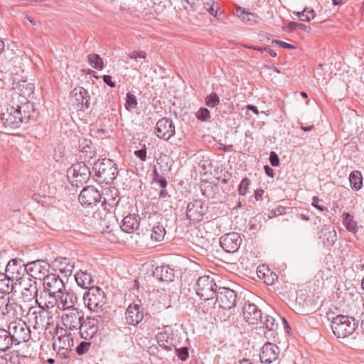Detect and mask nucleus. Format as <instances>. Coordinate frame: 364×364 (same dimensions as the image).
Listing matches in <instances>:
<instances>
[{
  "label": "nucleus",
  "mask_w": 364,
  "mask_h": 364,
  "mask_svg": "<svg viewBox=\"0 0 364 364\" xmlns=\"http://www.w3.org/2000/svg\"><path fill=\"white\" fill-rule=\"evenodd\" d=\"M60 271L61 272H64L65 274H68L69 275L72 273L73 269V265L70 264L67 262V259L65 258L63 259V261L60 262Z\"/></svg>",
  "instance_id": "51"
},
{
  "label": "nucleus",
  "mask_w": 364,
  "mask_h": 364,
  "mask_svg": "<svg viewBox=\"0 0 364 364\" xmlns=\"http://www.w3.org/2000/svg\"><path fill=\"white\" fill-rule=\"evenodd\" d=\"M314 126L313 125H311V126H303L301 125V129L304 131V132H309L311 131L312 129H313Z\"/></svg>",
  "instance_id": "63"
},
{
  "label": "nucleus",
  "mask_w": 364,
  "mask_h": 364,
  "mask_svg": "<svg viewBox=\"0 0 364 364\" xmlns=\"http://www.w3.org/2000/svg\"><path fill=\"white\" fill-rule=\"evenodd\" d=\"M73 346V338L70 335H67L66 333L63 336H58L57 338H54V348L58 349L59 352L62 351L61 353L64 355L71 350Z\"/></svg>",
  "instance_id": "25"
},
{
  "label": "nucleus",
  "mask_w": 364,
  "mask_h": 364,
  "mask_svg": "<svg viewBox=\"0 0 364 364\" xmlns=\"http://www.w3.org/2000/svg\"><path fill=\"white\" fill-rule=\"evenodd\" d=\"M119 203V200H116V198L111 196L110 198H105L104 201L102 205L104 207L103 213L98 212L95 215V218L100 217L101 220L99 223V225L102 228H109L111 222L114 220V217L109 212H107L106 210H108L109 208H113L114 205H117Z\"/></svg>",
  "instance_id": "13"
},
{
  "label": "nucleus",
  "mask_w": 364,
  "mask_h": 364,
  "mask_svg": "<svg viewBox=\"0 0 364 364\" xmlns=\"http://www.w3.org/2000/svg\"><path fill=\"white\" fill-rule=\"evenodd\" d=\"M237 16L245 23L247 25L257 24L259 21V18L254 13L248 12L245 9L238 6L235 9Z\"/></svg>",
  "instance_id": "30"
},
{
  "label": "nucleus",
  "mask_w": 364,
  "mask_h": 364,
  "mask_svg": "<svg viewBox=\"0 0 364 364\" xmlns=\"http://www.w3.org/2000/svg\"><path fill=\"white\" fill-rule=\"evenodd\" d=\"M264 193V191L262 189H257L255 192V197L257 200H261L262 195Z\"/></svg>",
  "instance_id": "60"
},
{
  "label": "nucleus",
  "mask_w": 364,
  "mask_h": 364,
  "mask_svg": "<svg viewBox=\"0 0 364 364\" xmlns=\"http://www.w3.org/2000/svg\"><path fill=\"white\" fill-rule=\"evenodd\" d=\"M264 171H265L266 174L268 176H270L272 178L274 177V170L272 168H270L269 166H264Z\"/></svg>",
  "instance_id": "59"
},
{
  "label": "nucleus",
  "mask_w": 364,
  "mask_h": 364,
  "mask_svg": "<svg viewBox=\"0 0 364 364\" xmlns=\"http://www.w3.org/2000/svg\"><path fill=\"white\" fill-rule=\"evenodd\" d=\"M343 223L348 231L353 233L358 231L357 222L354 220L353 217L350 213H346L344 214Z\"/></svg>",
  "instance_id": "39"
},
{
  "label": "nucleus",
  "mask_w": 364,
  "mask_h": 364,
  "mask_svg": "<svg viewBox=\"0 0 364 364\" xmlns=\"http://www.w3.org/2000/svg\"><path fill=\"white\" fill-rule=\"evenodd\" d=\"M215 297L216 298L215 303L218 304V306L223 309L230 310L236 305L237 294L229 288H218Z\"/></svg>",
  "instance_id": "8"
},
{
  "label": "nucleus",
  "mask_w": 364,
  "mask_h": 364,
  "mask_svg": "<svg viewBox=\"0 0 364 364\" xmlns=\"http://www.w3.org/2000/svg\"><path fill=\"white\" fill-rule=\"evenodd\" d=\"M158 345L166 351H172L173 348L176 347L173 338H171L167 331L158 333L156 336Z\"/></svg>",
  "instance_id": "28"
},
{
  "label": "nucleus",
  "mask_w": 364,
  "mask_h": 364,
  "mask_svg": "<svg viewBox=\"0 0 364 364\" xmlns=\"http://www.w3.org/2000/svg\"><path fill=\"white\" fill-rule=\"evenodd\" d=\"M59 296L43 290L36 299L38 306L44 311L53 309L58 304Z\"/></svg>",
  "instance_id": "23"
},
{
  "label": "nucleus",
  "mask_w": 364,
  "mask_h": 364,
  "mask_svg": "<svg viewBox=\"0 0 364 364\" xmlns=\"http://www.w3.org/2000/svg\"><path fill=\"white\" fill-rule=\"evenodd\" d=\"M129 59L133 60L132 66L135 69H139L144 64L147 63L146 53L142 50H133L128 53Z\"/></svg>",
  "instance_id": "32"
},
{
  "label": "nucleus",
  "mask_w": 364,
  "mask_h": 364,
  "mask_svg": "<svg viewBox=\"0 0 364 364\" xmlns=\"http://www.w3.org/2000/svg\"><path fill=\"white\" fill-rule=\"evenodd\" d=\"M240 364H253L250 359L243 358L240 360Z\"/></svg>",
  "instance_id": "64"
},
{
  "label": "nucleus",
  "mask_w": 364,
  "mask_h": 364,
  "mask_svg": "<svg viewBox=\"0 0 364 364\" xmlns=\"http://www.w3.org/2000/svg\"><path fill=\"white\" fill-rule=\"evenodd\" d=\"M103 81L105 82V84H107L108 86L111 87H115V83L112 81V76L110 75H105L103 76Z\"/></svg>",
  "instance_id": "56"
},
{
  "label": "nucleus",
  "mask_w": 364,
  "mask_h": 364,
  "mask_svg": "<svg viewBox=\"0 0 364 364\" xmlns=\"http://www.w3.org/2000/svg\"><path fill=\"white\" fill-rule=\"evenodd\" d=\"M294 14L303 21H310L316 16L314 10L309 7H306L302 11H296Z\"/></svg>",
  "instance_id": "40"
},
{
  "label": "nucleus",
  "mask_w": 364,
  "mask_h": 364,
  "mask_svg": "<svg viewBox=\"0 0 364 364\" xmlns=\"http://www.w3.org/2000/svg\"><path fill=\"white\" fill-rule=\"evenodd\" d=\"M242 243V238L237 232H232L222 236L220 239L221 247L227 252H235Z\"/></svg>",
  "instance_id": "17"
},
{
  "label": "nucleus",
  "mask_w": 364,
  "mask_h": 364,
  "mask_svg": "<svg viewBox=\"0 0 364 364\" xmlns=\"http://www.w3.org/2000/svg\"><path fill=\"white\" fill-rule=\"evenodd\" d=\"M195 290L201 299L208 301L215 298L218 289L213 278L204 275L198 279Z\"/></svg>",
  "instance_id": "3"
},
{
  "label": "nucleus",
  "mask_w": 364,
  "mask_h": 364,
  "mask_svg": "<svg viewBox=\"0 0 364 364\" xmlns=\"http://www.w3.org/2000/svg\"><path fill=\"white\" fill-rule=\"evenodd\" d=\"M165 234L166 231L164 225L158 223L152 227L151 238L156 242H160L164 238Z\"/></svg>",
  "instance_id": "38"
},
{
  "label": "nucleus",
  "mask_w": 364,
  "mask_h": 364,
  "mask_svg": "<svg viewBox=\"0 0 364 364\" xmlns=\"http://www.w3.org/2000/svg\"><path fill=\"white\" fill-rule=\"evenodd\" d=\"M90 171L85 162L73 164L68 171V178L71 184L75 186H81L86 183L90 177Z\"/></svg>",
  "instance_id": "5"
},
{
  "label": "nucleus",
  "mask_w": 364,
  "mask_h": 364,
  "mask_svg": "<svg viewBox=\"0 0 364 364\" xmlns=\"http://www.w3.org/2000/svg\"><path fill=\"white\" fill-rule=\"evenodd\" d=\"M205 105L210 107L213 108L220 104V98L215 92H211L205 98Z\"/></svg>",
  "instance_id": "43"
},
{
  "label": "nucleus",
  "mask_w": 364,
  "mask_h": 364,
  "mask_svg": "<svg viewBox=\"0 0 364 364\" xmlns=\"http://www.w3.org/2000/svg\"><path fill=\"white\" fill-rule=\"evenodd\" d=\"M196 117L200 121H208L210 118V112L207 108L200 107L196 112Z\"/></svg>",
  "instance_id": "47"
},
{
  "label": "nucleus",
  "mask_w": 364,
  "mask_h": 364,
  "mask_svg": "<svg viewBox=\"0 0 364 364\" xmlns=\"http://www.w3.org/2000/svg\"><path fill=\"white\" fill-rule=\"evenodd\" d=\"M75 281L79 287L85 289H90L94 287V279L87 271H79L75 275Z\"/></svg>",
  "instance_id": "29"
},
{
  "label": "nucleus",
  "mask_w": 364,
  "mask_h": 364,
  "mask_svg": "<svg viewBox=\"0 0 364 364\" xmlns=\"http://www.w3.org/2000/svg\"><path fill=\"white\" fill-rule=\"evenodd\" d=\"M89 64L94 68L101 70L103 68V60L98 54L92 53L87 56Z\"/></svg>",
  "instance_id": "42"
},
{
  "label": "nucleus",
  "mask_w": 364,
  "mask_h": 364,
  "mask_svg": "<svg viewBox=\"0 0 364 364\" xmlns=\"http://www.w3.org/2000/svg\"><path fill=\"white\" fill-rule=\"evenodd\" d=\"M100 317V315H98L97 318L87 317L85 319L82 321L80 326L78 328L82 338L89 340L96 334L98 330V318Z\"/></svg>",
  "instance_id": "16"
},
{
  "label": "nucleus",
  "mask_w": 364,
  "mask_h": 364,
  "mask_svg": "<svg viewBox=\"0 0 364 364\" xmlns=\"http://www.w3.org/2000/svg\"><path fill=\"white\" fill-rule=\"evenodd\" d=\"M358 325V322L354 317L339 315L333 319L331 328L336 336L345 338L352 334Z\"/></svg>",
  "instance_id": "2"
},
{
  "label": "nucleus",
  "mask_w": 364,
  "mask_h": 364,
  "mask_svg": "<svg viewBox=\"0 0 364 364\" xmlns=\"http://www.w3.org/2000/svg\"><path fill=\"white\" fill-rule=\"evenodd\" d=\"M349 182L353 190H360L363 186V177L361 173L358 171L351 172L349 176Z\"/></svg>",
  "instance_id": "37"
},
{
  "label": "nucleus",
  "mask_w": 364,
  "mask_h": 364,
  "mask_svg": "<svg viewBox=\"0 0 364 364\" xmlns=\"http://www.w3.org/2000/svg\"><path fill=\"white\" fill-rule=\"evenodd\" d=\"M50 269V264L43 260H36L27 263V275L32 277L34 279L45 280Z\"/></svg>",
  "instance_id": "10"
},
{
  "label": "nucleus",
  "mask_w": 364,
  "mask_h": 364,
  "mask_svg": "<svg viewBox=\"0 0 364 364\" xmlns=\"http://www.w3.org/2000/svg\"><path fill=\"white\" fill-rule=\"evenodd\" d=\"M86 146H87V148L89 150H85V151L82 150V153H84V152L87 153V152H89V153H90V154H89V156H88V157H89V159H92V158L95 155V151H92V150H91V149H92V148H91V147H90V146H88L87 144H86Z\"/></svg>",
  "instance_id": "61"
},
{
  "label": "nucleus",
  "mask_w": 364,
  "mask_h": 364,
  "mask_svg": "<svg viewBox=\"0 0 364 364\" xmlns=\"http://www.w3.org/2000/svg\"><path fill=\"white\" fill-rule=\"evenodd\" d=\"M18 305L14 299H0V314L2 315L11 314L14 316Z\"/></svg>",
  "instance_id": "33"
},
{
  "label": "nucleus",
  "mask_w": 364,
  "mask_h": 364,
  "mask_svg": "<svg viewBox=\"0 0 364 364\" xmlns=\"http://www.w3.org/2000/svg\"><path fill=\"white\" fill-rule=\"evenodd\" d=\"M154 275L156 278L162 282H170L173 281L174 279L173 270L168 266L156 267L154 271Z\"/></svg>",
  "instance_id": "31"
},
{
  "label": "nucleus",
  "mask_w": 364,
  "mask_h": 364,
  "mask_svg": "<svg viewBox=\"0 0 364 364\" xmlns=\"http://www.w3.org/2000/svg\"><path fill=\"white\" fill-rule=\"evenodd\" d=\"M6 272L11 279L21 280L27 274V264H23L21 259H12L6 265Z\"/></svg>",
  "instance_id": "14"
},
{
  "label": "nucleus",
  "mask_w": 364,
  "mask_h": 364,
  "mask_svg": "<svg viewBox=\"0 0 364 364\" xmlns=\"http://www.w3.org/2000/svg\"><path fill=\"white\" fill-rule=\"evenodd\" d=\"M22 293L26 297H35L36 299L39 295L36 282L29 279L28 287L23 288Z\"/></svg>",
  "instance_id": "41"
},
{
  "label": "nucleus",
  "mask_w": 364,
  "mask_h": 364,
  "mask_svg": "<svg viewBox=\"0 0 364 364\" xmlns=\"http://www.w3.org/2000/svg\"><path fill=\"white\" fill-rule=\"evenodd\" d=\"M156 134L160 139L168 141L175 134V126L172 120L168 118L160 119L156 125Z\"/></svg>",
  "instance_id": "18"
},
{
  "label": "nucleus",
  "mask_w": 364,
  "mask_h": 364,
  "mask_svg": "<svg viewBox=\"0 0 364 364\" xmlns=\"http://www.w3.org/2000/svg\"><path fill=\"white\" fill-rule=\"evenodd\" d=\"M102 196L93 186L85 187L79 195V202L85 206H92L100 201Z\"/></svg>",
  "instance_id": "15"
},
{
  "label": "nucleus",
  "mask_w": 364,
  "mask_h": 364,
  "mask_svg": "<svg viewBox=\"0 0 364 364\" xmlns=\"http://www.w3.org/2000/svg\"><path fill=\"white\" fill-rule=\"evenodd\" d=\"M90 346V342H81L76 348V353L78 355H83L89 350Z\"/></svg>",
  "instance_id": "52"
},
{
  "label": "nucleus",
  "mask_w": 364,
  "mask_h": 364,
  "mask_svg": "<svg viewBox=\"0 0 364 364\" xmlns=\"http://www.w3.org/2000/svg\"><path fill=\"white\" fill-rule=\"evenodd\" d=\"M318 202H319V198L317 196H314L312 198L311 205L314 207H315L316 208H317L318 210L323 211L324 209V207L318 205Z\"/></svg>",
  "instance_id": "57"
},
{
  "label": "nucleus",
  "mask_w": 364,
  "mask_h": 364,
  "mask_svg": "<svg viewBox=\"0 0 364 364\" xmlns=\"http://www.w3.org/2000/svg\"><path fill=\"white\" fill-rule=\"evenodd\" d=\"M139 227V222L135 215H128L122 220V230L127 233L132 232Z\"/></svg>",
  "instance_id": "34"
},
{
  "label": "nucleus",
  "mask_w": 364,
  "mask_h": 364,
  "mask_svg": "<svg viewBox=\"0 0 364 364\" xmlns=\"http://www.w3.org/2000/svg\"><path fill=\"white\" fill-rule=\"evenodd\" d=\"M246 109L247 110H251L254 113H255L256 114H259V111L257 108V107H255V105H248L246 106Z\"/></svg>",
  "instance_id": "62"
},
{
  "label": "nucleus",
  "mask_w": 364,
  "mask_h": 364,
  "mask_svg": "<svg viewBox=\"0 0 364 364\" xmlns=\"http://www.w3.org/2000/svg\"><path fill=\"white\" fill-rule=\"evenodd\" d=\"M203 9L208 11V13L212 16H216L218 9V5L217 4H215L214 1H210L203 3Z\"/></svg>",
  "instance_id": "46"
},
{
  "label": "nucleus",
  "mask_w": 364,
  "mask_h": 364,
  "mask_svg": "<svg viewBox=\"0 0 364 364\" xmlns=\"http://www.w3.org/2000/svg\"><path fill=\"white\" fill-rule=\"evenodd\" d=\"M261 322L263 323V326L269 331H273L277 326L275 318L269 315L265 316L264 321L262 320Z\"/></svg>",
  "instance_id": "45"
},
{
  "label": "nucleus",
  "mask_w": 364,
  "mask_h": 364,
  "mask_svg": "<svg viewBox=\"0 0 364 364\" xmlns=\"http://www.w3.org/2000/svg\"><path fill=\"white\" fill-rule=\"evenodd\" d=\"M144 318V313L140 304L133 303L130 304L125 312V319L129 325L138 324Z\"/></svg>",
  "instance_id": "22"
},
{
  "label": "nucleus",
  "mask_w": 364,
  "mask_h": 364,
  "mask_svg": "<svg viewBox=\"0 0 364 364\" xmlns=\"http://www.w3.org/2000/svg\"><path fill=\"white\" fill-rule=\"evenodd\" d=\"M8 331L16 345L27 342L31 338V331L30 326L21 320L11 322Z\"/></svg>",
  "instance_id": "6"
},
{
  "label": "nucleus",
  "mask_w": 364,
  "mask_h": 364,
  "mask_svg": "<svg viewBox=\"0 0 364 364\" xmlns=\"http://www.w3.org/2000/svg\"><path fill=\"white\" fill-rule=\"evenodd\" d=\"M137 105V100L134 95L128 92L126 97L125 108L127 110L131 112L136 108Z\"/></svg>",
  "instance_id": "44"
},
{
  "label": "nucleus",
  "mask_w": 364,
  "mask_h": 364,
  "mask_svg": "<svg viewBox=\"0 0 364 364\" xmlns=\"http://www.w3.org/2000/svg\"><path fill=\"white\" fill-rule=\"evenodd\" d=\"M272 43L273 44L275 43L277 45H279V46H281L282 48H288V49H294V48H295V47L294 46H292L291 44L287 43L284 42V41H273Z\"/></svg>",
  "instance_id": "55"
},
{
  "label": "nucleus",
  "mask_w": 364,
  "mask_h": 364,
  "mask_svg": "<svg viewBox=\"0 0 364 364\" xmlns=\"http://www.w3.org/2000/svg\"><path fill=\"white\" fill-rule=\"evenodd\" d=\"M90 97L87 90L82 87H75L70 93V100L73 105L80 107V109L90 107Z\"/></svg>",
  "instance_id": "19"
},
{
  "label": "nucleus",
  "mask_w": 364,
  "mask_h": 364,
  "mask_svg": "<svg viewBox=\"0 0 364 364\" xmlns=\"http://www.w3.org/2000/svg\"><path fill=\"white\" fill-rule=\"evenodd\" d=\"M250 180L247 178H244L240 183L238 192L241 196H245L248 192L250 186Z\"/></svg>",
  "instance_id": "49"
},
{
  "label": "nucleus",
  "mask_w": 364,
  "mask_h": 364,
  "mask_svg": "<svg viewBox=\"0 0 364 364\" xmlns=\"http://www.w3.org/2000/svg\"><path fill=\"white\" fill-rule=\"evenodd\" d=\"M207 205L199 200L190 202L186 208L187 218L194 223L201 221L206 213Z\"/></svg>",
  "instance_id": "12"
},
{
  "label": "nucleus",
  "mask_w": 364,
  "mask_h": 364,
  "mask_svg": "<svg viewBox=\"0 0 364 364\" xmlns=\"http://www.w3.org/2000/svg\"><path fill=\"white\" fill-rule=\"evenodd\" d=\"M287 28L289 31H293V30H296V29H299V30L304 31L306 32H309L310 31L309 26H307L305 24L298 23V22H294V21L290 22L287 26Z\"/></svg>",
  "instance_id": "48"
},
{
  "label": "nucleus",
  "mask_w": 364,
  "mask_h": 364,
  "mask_svg": "<svg viewBox=\"0 0 364 364\" xmlns=\"http://www.w3.org/2000/svg\"><path fill=\"white\" fill-rule=\"evenodd\" d=\"M82 318L78 309L65 310L61 316L63 326L70 331H78Z\"/></svg>",
  "instance_id": "9"
},
{
  "label": "nucleus",
  "mask_w": 364,
  "mask_h": 364,
  "mask_svg": "<svg viewBox=\"0 0 364 364\" xmlns=\"http://www.w3.org/2000/svg\"><path fill=\"white\" fill-rule=\"evenodd\" d=\"M13 279L7 274L0 273V292L9 294L13 291Z\"/></svg>",
  "instance_id": "36"
},
{
  "label": "nucleus",
  "mask_w": 364,
  "mask_h": 364,
  "mask_svg": "<svg viewBox=\"0 0 364 364\" xmlns=\"http://www.w3.org/2000/svg\"><path fill=\"white\" fill-rule=\"evenodd\" d=\"M134 155L139 159H140L141 161H144L146 158V151L145 149L136 150L134 151Z\"/></svg>",
  "instance_id": "54"
},
{
  "label": "nucleus",
  "mask_w": 364,
  "mask_h": 364,
  "mask_svg": "<svg viewBox=\"0 0 364 364\" xmlns=\"http://www.w3.org/2000/svg\"><path fill=\"white\" fill-rule=\"evenodd\" d=\"M83 299L87 308L96 312H98L106 303L105 294L99 287L90 288L84 294Z\"/></svg>",
  "instance_id": "7"
},
{
  "label": "nucleus",
  "mask_w": 364,
  "mask_h": 364,
  "mask_svg": "<svg viewBox=\"0 0 364 364\" xmlns=\"http://www.w3.org/2000/svg\"><path fill=\"white\" fill-rule=\"evenodd\" d=\"M242 313L245 320L250 324H257L259 321H262V314L261 310L254 304L245 303Z\"/></svg>",
  "instance_id": "21"
},
{
  "label": "nucleus",
  "mask_w": 364,
  "mask_h": 364,
  "mask_svg": "<svg viewBox=\"0 0 364 364\" xmlns=\"http://www.w3.org/2000/svg\"><path fill=\"white\" fill-rule=\"evenodd\" d=\"M279 353L280 350L278 346L271 343H266L260 350V360L262 363H272L277 360Z\"/></svg>",
  "instance_id": "20"
},
{
  "label": "nucleus",
  "mask_w": 364,
  "mask_h": 364,
  "mask_svg": "<svg viewBox=\"0 0 364 364\" xmlns=\"http://www.w3.org/2000/svg\"><path fill=\"white\" fill-rule=\"evenodd\" d=\"M154 182L158 183L162 188H165L167 186V181L163 176L159 177L158 179L154 178Z\"/></svg>",
  "instance_id": "58"
},
{
  "label": "nucleus",
  "mask_w": 364,
  "mask_h": 364,
  "mask_svg": "<svg viewBox=\"0 0 364 364\" xmlns=\"http://www.w3.org/2000/svg\"><path fill=\"white\" fill-rule=\"evenodd\" d=\"M43 290L58 296H62L65 287L63 281L58 275L51 274L45 278L43 281Z\"/></svg>",
  "instance_id": "11"
},
{
  "label": "nucleus",
  "mask_w": 364,
  "mask_h": 364,
  "mask_svg": "<svg viewBox=\"0 0 364 364\" xmlns=\"http://www.w3.org/2000/svg\"><path fill=\"white\" fill-rule=\"evenodd\" d=\"M320 239L326 247H331L337 240L336 232L331 225H324L321 230Z\"/></svg>",
  "instance_id": "27"
},
{
  "label": "nucleus",
  "mask_w": 364,
  "mask_h": 364,
  "mask_svg": "<svg viewBox=\"0 0 364 364\" xmlns=\"http://www.w3.org/2000/svg\"><path fill=\"white\" fill-rule=\"evenodd\" d=\"M27 317L30 326H31L33 329L43 330L44 328L46 323L44 312L35 310L31 311V309H30Z\"/></svg>",
  "instance_id": "24"
},
{
  "label": "nucleus",
  "mask_w": 364,
  "mask_h": 364,
  "mask_svg": "<svg viewBox=\"0 0 364 364\" xmlns=\"http://www.w3.org/2000/svg\"><path fill=\"white\" fill-rule=\"evenodd\" d=\"M92 170L100 183H111L118 173L117 164L109 159L97 160L94 163Z\"/></svg>",
  "instance_id": "1"
},
{
  "label": "nucleus",
  "mask_w": 364,
  "mask_h": 364,
  "mask_svg": "<svg viewBox=\"0 0 364 364\" xmlns=\"http://www.w3.org/2000/svg\"><path fill=\"white\" fill-rule=\"evenodd\" d=\"M269 161L272 166H277L279 164L278 156L274 152H271L269 156Z\"/></svg>",
  "instance_id": "53"
},
{
  "label": "nucleus",
  "mask_w": 364,
  "mask_h": 364,
  "mask_svg": "<svg viewBox=\"0 0 364 364\" xmlns=\"http://www.w3.org/2000/svg\"><path fill=\"white\" fill-rule=\"evenodd\" d=\"M176 348V355L182 361H185L189 356L188 348L187 347H182L180 348Z\"/></svg>",
  "instance_id": "50"
},
{
  "label": "nucleus",
  "mask_w": 364,
  "mask_h": 364,
  "mask_svg": "<svg viewBox=\"0 0 364 364\" xmlns=\"http://www.w3.org/2000/svg\"><path fill=\"white\" fill-rule=\"evenodd\" d=\"M1 119L4 127L11 129L18 128L22 123H27L29 117L25 114L23 116L21 107L18 106L16 108L11 107L6 112L1 114Z\"/></svg>",
  "instance_id": "4"
},
{
  "label": "nucleus",
  "mask_w": 364,
  "mask_h": 364,
  "mask_svg": "<svg viewBox=\"0 0 364 364\" xmlns=\"http://www.w3.org/2000/svg\"><path fill=\"white\" fill-rule=\"evenodd\" d=\"M59 299H60V302L58 308L63 311L70 309H76L75 304L77 301V297L73 291H63L62 296H59Z\"/></svg>",
  "instance_id": "26"
},
{
  "label": "nucleus",
  "mask_w": 364,
  "mask_h": 364,
  "mask_svg": "<svg viewBox=\"0 0 364 364\" xmlns=\"http://www.w3.org/2000/svg\"><path fill=\"white\" fill-rule=\"evenodd\" d=\"M14 344L9 331L0 328V351L9 350Z\"/></svg>",
  "instance_id": "35"
}]
</instances>
